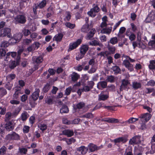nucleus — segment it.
I'll return each instance as SVG.
<instances>
[{
	"label": "nucleus",
	"instance_id": "obj_1",
	"mask_svg": "<svg viewBox=\"0 0 155 155\" xmlns=\"http://www.w3.org/2000/svg\"><path fill=\"white\" fill-rule=\"evenodd\" d=\"M109 98V94L108 92L107 91H102L100 94L98 95V101H105Z\"/></svg>",
	"mask_w": 155,
	"mask_h": 155
},
{
	"label": "nucleus",
	"instance_id": "obj_2",
	"mask_svg": "<svg viewBox=\"0 0 155 155\" xmlns=\"http://www.w3.org/2000/svg\"><path fill=\"white\" fill-rule=\"evenodd\" d=\"M82 40L81 39H78L76 41L70 43L68 49V52H69L76 49L81 43Z\"/></svg>",
	"mask_w": 155,
	"mask_h": 155
},
{
	"label": "nucleus",
	"instance_id": "obj_3",
	"mask_svg": "<svg viewBox=\"0 0 155 155\" xmlns=\"http://www.w3.org/2000/svg\"><path fill=\"white\" fill-rule=\"evenodd\" d=\"M11 30L10 28H5L0 30V37H3L6 36L8 37H10L11 35Z\"/></svg>",
	"mask_w": 155,
	"mask_h": 155
},
{
	"label": "nucleus",
	"instance_id": "obj_4",
	"mask_svg": "<svg viewBox=\"0 0 155 155\" xmlns=\"http://www.w3.org/2000/svg\"><path fill=\"white\" fill-rule=\"evenodd\" d=\"M6 139L7 140H19L20 139L19 135L15 132H13L12 134H8L6 136Z\"/></svg>",
	"mask_w": 155,
	"mask_h": 155
},
{
	"label": "nucleus",
	"instance_id": "obj_5",
	"mask_svg": "<svg viewBox=\"0 0 155 155\" xmlns=\"http://www.w3.org/2000/svg\"><path fill=\"white\" fill-rule=\"evenodd\" d=\"M141 136L136 135L130 139L129 141V143L130 145L137 144L140 143L141 140Z\"/></svg>",
	"mask_w": 155,
	"mask_h": 155
},
{
	"label": "nucleus",
	"instance_id": "obj_6",
	"mask_svg": "<svg viewBox=\"0 0 155 155\" xmlns=\"http://www.w3.org/2000/svg\"><path fill=\"white\" fill-rule=\"evenodd\" d=\"M123 64L130 72H132L134 70L133 65L130 63L129 61L127 60H124L123 62Z\"/></svg>",
	"mask_w": 155,
	"mask_h": 155
},
{
	"label": "nucleus",
	"instance_id": "obj_7",
	"mask_svg": "<svg viewBox=\"0 0 155 155\" xmlns=\"http://www.w3.org/2000/svg\"><path fill=\"white\" fill-rule=\"evenodd\" d=\"M127 138L126 137H120L118 138L115 139L114 140L112 141V142H113L115 143V145L118 146L117 144V143L122 142V143H125L127 141Z\"/></svg>",
	"mask_w": 155,
	"mask_h": 155
},
{
	"label": "nucleus",
	"instance_id": "obj_8",
	"mask_svg": "<svg viewBox=\"0 0 155 155\" xmlns=\"http://www.w3.org/2000/svg\"><path fill=\"white\" fill-rule=\"evenodd\" d=\"M16 22L17 23L24 24L26 21L25 16L23 15H18L15 18Z\"/></svg>",
	"mask_w": 155,
	"mask_h": 155
},
{
	"label": "nucleus",
	"instance_id": "obj_9",
	"mask_svg": "<svg viewBox=\"0 0 155 155\" xmlns=\"http://www.w3.org/2000/svg\"><path fill=\"white\" fill-rule=\"evenodd\" d=\"M101 146L97 147L96 145L93 143H89L87 147L88 150H89L90 152H93L95 150H99L101 148Z\"/></svg>",
	"mask_w": 155,
	"mask_h": 155
},
{
	"label": "nucleus",
	"instance_id": "obj_10",
	"mask_svg": "<svg viewBox=\"0 0 155 155\" xmlns=\"http://www.w3.org/2000/svg\"><path fill=\"white\" fill-rule=\"evenodd\" d=\"M40 92V90L39 88H36L35 89L34 92L31 95L33 101H36L38 100Z\"/></svg>",
	"mask_w": 155,
	"mask_h": 155
},
{
	"label": "nucleus",
	"instance_id": "obj_11",
	"mask_svg": "<svg viewBox=\"0 0 155 155\" xmlns=\"http://www.w3.org/2000/svg\"><path fill=\"white\" fill-rule=\"evenodd\" d=\"M155 18V14L153 12H150L147 16L145 21L146 23H150Z\"/></svg>",
	"mask_w": 155,
	"mask_h": 155
},
{
	"label": "nucleus",
	"instance_id": "obj_12",
	"mask_svg": "<svg viewBox=\"0 0 155 155\" xmlns=\"http://www.w3.org/2000/svg\"><path fill=\"white\" fill-rule=\"evenodd\" d=\"M101 120L109 123H118L119 122V120L118 119L113 118L105 117L102 119Z\"/></svg>",
	"mask_w": 155,
	"mask_h": 155
},
{
	"label": "nucleus",
	"instance_id": "obj_13",
	"mask_svg": "<svg viewBox=\"0 0 155 155\" xmlns=\"http://www.w3.org/2000/svg\"><path fill=\"white\" fill-rule=\"evenodd\" d=\"M64 135L68 137H71L74 134V133L72 130L66 129L63 130L62 131V134H60V135Z\"/></svg>",
	"mask_w": 155,
	"mask_h": 155
},
{
	"label": "nucleus",
	"instance_id": "obj_14",
	"mask_svg": "<svg viewBox=\"0 0 155 155\" xmlns=\"http://www.w3.org/2000/svg\"><path fill=\"white\" fill-rule=\"evenodd\" d=\"M152 115L149 113H146L141 114L139 117L140 119H144L146 122L148 121L151 118Z\"/></svg>",
	"mask_w": 155,
	"mask_h": 155
},
{
	"label": "nucleus",
	"instance_id": "obj_15",
	"mask_svg": "<svg viewBox=\"0 0 155 155\" xmlns=\"http://www.w3.org/2000/svg\"><path fill=\"white\" fill-rule=\"evenodd\" d=\"M129 84V82L128 80H126L124 79L122 80L121 84L120 87V91H122L123 90H125L126 88L127 85Z\"/></svg>",
	"mask_w": 155,
	"mask_h": 155
},
{
	"label": "nucleus",
	"instance_id": "obj_16",
	"mask_svg": "<svg viewBox=\"0 0 155 155\" xmlns=\"http://www.w3.org/2000/svg\"><path fill=\"white\" fill-rule=\"evenodd\" d=\"M76 150L78 152H81V154L84 155L87 153L88 148L84 146H81L80 147L77 148Z\"/></svg>",
	"mask_w": 155,
	"mask_h": 155
},
{
	"label": "nucleus",
	"instance_id": "obj_17",
	"mask_svg": "<svg viewBox=\"0 0 155 155\" xmlns=\"http://www.w3.org/2000/svg\"><path fill=\"white\" fill-rule=\"evenodd\" d=\"M63 37V35L61 33H58L53 38V40L56 41L57 42L61 41Z\"/></svg>",
	"mask_w": 155,
	"mask_h": 155
},
{
	"label": "nucleus",
	"instance_id": "obj_18",
	"mask_svg": "<svg viewBox=\"0 0 155 155\" xmlns=\"http://www.w3.org/2000/svg\"><path fill=\"white\" fill-rule=\"evenodd\" d=\"M96 31L94 28H92L90 30L89 32L87 35L86 38L87 40H91V39L94 36Z\"/></svg>",
	"mask_w": 155,
	"mask_h": 155
},
{
	"label": "nucleus",
	"instance_id": "obj_19",
	"mask_svg": "<svg viewBox=\"0 0 155 155\" xmlns=\"http://www.w3.org/2000/svg\"><path fill=\"white\" fill-rule=\"evenodd\" d=\"M5 128L6 130L9 131L12 130L14 129V127L12 121L7 122L5 125Z\"/></svg>",
	"mask_w": 155,
	"mask_h": 155
},
{
	"label": "nucleus",
	"instance_id": "obj_20",
	"mask_svg": "<svg viewBox=\"0 0 155 155\" xmlns=\"http://www.w3.org/2000/svg\"><path fill=\"white\" fill-rule=\"evenodd\" d=\"M88 46L86 45L81 46L80 48V53L82 54H85L88 49Z\"/></svg>",
	"mask_w": 155,
	"mask_h": 155
},
{
	"label": "nucleus",
	"instance_id": "obj_21",
	"mask_svg": "<svg viewBox=\"0 0 155 155\" xmlns=\"http://www.w3.org/2000/svg\"><path fill=\"white\" fill-rule=\"evenodd\" d=\"M33 61L35 64H38L42 62L43 61V58L41 56H38L33 58Z\"/></svg>",
	"mask_w": 155,
	"mask_h": 155
},
{
	"label": "nucleus",
	"instance_id": "obj_22",
	"mask_svg": "<svg viewBox=\"0 0 155 155\" xmlns=\"http://www.w3.org/2000/svg\"><path fill=\"white\" fill-rule=\"evenodd\" d=\"M90 30L89 25L88 24H85L83 25L81 31L82 32L87 33Z\"/></svg>",
	"mask_w": 155,
	"mask_h": 155
},
{
	"label": "nucleus",
	"instance_id": "obj_23",
	"mask_svg": "<svg viewBox=\"0 0 155 155\" xmlns=\"http://www.w3.org/2000/svg\"><path fill=\"white\" fill-rule=\"evenodd\" d=\"M18 64L19 62L18 61H13L10 63L9 67L11 69H13Z\"/></svg>",
	"mask_w": 155,
	"mask_h": 155
},
{
	"label": "nucleus",
	"instance_id": "obj_24",
	"mask_svg": "<svg viewBox=\"0 0 155 155\" xmlns=\"http://www.w3.org/2000/svg\"><path fill=\"white\" fill-rule=\"evenodd\" d=\"M112 28L111 26H107L105 28H103L102 31L103 33L107 34H110L112 31Z\"/></svg>",
	"mask_w": 155,
	"mask_h": 155
},
{
	"label": "nucleus",
	"instance_id": "obj_25",
	"mask_svg": "<svg viewBox=\"0 0 155 155\" xmlns=\"http://www.w3.org/2000/svg\"><path fill=\"white\" fill-rule=\"evenodd\" d=\"M51 87V85L50 83H47L45 85L42 89V91L44 93L48 92Z\"/></svg>",
	"mask_w": 155,
	"mask_h": 155
},
{
	"label": "nucleus",
	"instance_id": "obj_26",
	"mask_svg": "<svg viewBox=\"0 0 155 155\" xmlns=\"http://www.w3.org/2000/svg\"><path fill=\"white\" fill-rule=\"evenodd\" d=\"M148 68L150 70L153 71L155 70V60H150Z\"/></svg>",
	"mask_w": 155,
	"mask_h": 155
},
{
	"label": "nucleus",
	"instance_id": "obj_27",
	"mask_svg": "<svg viewBox=\"0 0 155 155\" xmlns=\"http://www.w3.org/2000/svg\"><path fill=\"white\" fill-rule=\"evenodd\" d=\"M107 48L109 52L111 54H114L115 53L116 48L114 46L108 45L107 46Z\"/></svg>",
	"mask_w": 155,
	"mask_h": 155
},
{
	"label": "nucleus",
	"instance_id": "obj_28",
	"mask_svg": "<svg viewBox=\"0 0 155 155\" xmlns=\"http://www.w3.org/2000/svg\"><path fill=\"white\" fill-rule=\"evenodd\" d=\"M69 112V109L67 106L66 105H63L60 109V112L61 114L67 113Z\"/></svg>",
	"mask_w": 155,
	"mask_h": 155
},
{
	"label": "nucleus",
	"instance_id": "obj_29",
	"mask_svg": "<svg viewBox=\"0 0 155 155\" xmlns=\"http://www.w3.org/2000/svg\"><path fill=\"white\" fill-rule=\"evenodd\" d=\"M79 77V75L75 72L73 73L71 75V80L74 82L77 81Z\"/></svg>",
	"mask_w": 155,
	"mask_h": 155
},
{
	"label": "nucleus",
	"instance_id": "obj_30",
	"mask_svg": "<svg viewBox=\"0 0 155 155\" xmlns=\"http://www.w3.org/2000/svg\"><path fill=\"white\" fill-rule=\"evenodd\" d=\"M111 69L114 72V74H121V69L119 66L116 65L113 66L112 67Z\"/></svg>",
	"mask_w": 155,
	"mask_h": 155
},
{
	"label": "nucleus",
	"instance_id": "obj_31",
	"mask_svg": "<svg viewBox=\"0 0 155 155\" xmlns=\"http://www.w3.org/2000/svg\"><path fill=\"white\" fill-rule=\"evenodd\" d=\"M107 86V82L105 81H103L99 82L97 84V88H98V87L100 86L102 88H106Z\"/></svg>",
	"mask_w": 155,
	"mask_h": 155
},
{
	"label": "nucleus",
	"instance_id": "obj_32",
	"mask_svg": "<svg viewBox=\"0 0 155 155\" xmlns=\"http://www.w3.org/2000/svg\"><path fill=\"white\" fill-rule=\"evenodd\" d=\"M141 85L140 83L138 82L137 81H134L132 82V87L135 90L141 88Z\"/></svg>",
	"mask_w": 155,
	"mask_h": 155
},
{
	"label": "nucleus",
	"instance_id": "obj_33",
	"mask_svg": "<svg viewBox=\"0 0 155 155\" xmlns=\"http://www.w3.org/2000/svg\"><path fill=\"white\" fill-rule=\"evenodd\" d=\"M89 45L94 46L98 45L101 46L103 45L101 43H100L99 41L95 40L90 41L89 42Z\"/></svg>",
	"mask_w": 155,
	"mask_h": 155
},
{
	"label": "nucleus",
	"instance_id": "obj_34",
	"mask_svg": "<svg viewBox=\"0 0 155 155\" xmlns=\"http://www.w3.org/2000/svg\"><path fill=\"white\" fill-rule=\"evenodd\" d=\"M85 103L83 102H80L77 104L76 106L74 107V108L76 110L77 109H82L85 106Z\"/></svg>",
	"mask_w": 155,
	"mask_h": 155
},
{
	"label": "nucleus",
	"instance_id": "obj_35",
	"mask_svg": "<svg viewBox=\"0 0 155 155\" xmlns=\"http://www.w3.org/2000/svg\"><path fill=\"white\" fill-rule=\"evenodd\" d=\"M38 127L41 130L43 133L47 129V125L45 124H40L38 125Z\"/></svg>",
	"mask_w": 155,
	"mask_h": 155
},
{
	"label": "nucleus",
	"instance_id": "obj_36",
	"mask_svg": "<svg viewBox=\"0 0 155 155\" xmlns=\"http://www.w3.org/2000/svg\"><path fill=\"white\" fill-rule=\"evenodd\" d=\"M118 40L117 37H114L111 38L109 41H108V43H110L112 45H114L117 43Z\"/></svg>",
	"mask_w": 155,
	"mask_h": 155
},
{
	"label": "nucleus",
	"instance_id": "obj_37",
	"mask_svg": "<svg viewBox=\"0 0 155 155\" xmlns=\"http://www.w3.org/2000/svg\"><path fill=\"white\" fill-rule=\"evenodd\" d=\"M22 35L21 33H19L15 34L13 36V37L15 38L16 40L18 42L22 38Z\"/></svg>",
	"mask_w": 155,
	"mask_h": 155
},
{
	"label": "nucleus",
	"instance_id": "obj_38",
	"mask_svg": "<svg viewBox=\"0 0 155 155\" xmlns=\"http://www.w3.org/2000/svg\"><path fill=\"white\" fill-rule=\"evenodd\" d=\"M93 8H91V9L94 12L98 13L100 11V8L98 7V5L94 4L93 5Z\"/></svg>",
	"mask_w": 155,
	"mask_h": 155
},
{
	"label": "nucleus",
	"instance_id": "obj_39",
	"mask_svg": "<svg viewBox=\"0 0 155 155\" xmlns=\"http://www.w3.org/2000/svg\"><path fill=\"white\" fill-rule=\"evenodd\" d=\"M48 0H43L38 5L40 8L41 9L44 7L46 5L47 2Z\"/></svg>",
	"mask_w": 155,
	"mask_h": 155
},
{
	"label": "nucleus",
	"instance_id": "obj_40",
	"mask_svg": "<svg viewBox=\"0 0 155 155\" xmlns=\"http://www.w3.org/2000/svg\"><path fill=\"white\" fill-rule=\"evenodd\" d=\"M72 90V87L70 86L67 88L65 91L64 95L68 96L69 95Z\"/></svg>",
	"mask_w": 155,
	"mask_h": 155
},
{
	"label": "nucleus",
	"instance_id": "obj_41",
	"mask_svg": "<svg viewBox=\"0 0 155 155\" xmlns=\"http://www.w3.org/2000/svg\"><path fill=\"white\" fill-rule=\"evenodd\" d=\"M142 148L139 147L135 150L134 154L135 155H141L142 154Z\"/></svg>",
	"mask_w": 155,
	"mask_h": 155
},
{
	"label": "nucleus",
	"instance_id": "obj_42",
	"mask_svg": "<svg viewBox=\"0 0 155 155\" xmlns=\"http://www.w3.org/2000/svg\"><path fill=\"white\" fill-rule=\"evenodd\" d=\"M16 75L14 74H11L8 75L6 77V79L9 81H12L15 79Z\"/></svg>",
	"mask_w": 155,
	"mask_h": 155
},
{
	"label": "nucleus",
	"instance_id": "obj_43",
	"mask_svg": "<svg viewBox=\"0 0 155 155\" xmlns=\"http://www.w3.org/2000/svg\"><path fill=\"white\" fill-rule=\"evenodd\" d=\"M115 78L114 76L111 75L107 76V81L108 82L112 83L115 81Z\"/></svg>",
	"mask_w": 155,
	"mask_h": 155
},
{
	"label": "nucleus",
	"instance_id": "obj_44",
	"mask_svg": "<svg viewBox=\"0 0 155 155\" xmlns=\"http://www.w3.org/2000/svg\"><path fill=\"white\" fill-rule=\"evenodd\" d=\"M93 114L91 113H87L82 116V117L91 119L93 117Z\"/></svg>",
	"mask_w": 155,
	"mask_h": 155
},
{
	"label": "nucleus",
	"instance_id": "obj_45",
	"mask_svg": "<svg viewBox=\"0 0 155 155\" xmlns=\"http://www.w3.org/2000/svg\"><path fill=\"white\" fill-rule=\"evenodd\" d=\"M22 33L25 36H27L31 34V32L29 30L25 28L22 30Z\"/></svg>",
	"mask_w": 155,
	"mask_h": 155
},
{
	"label": "nucleus",
	"instance_id": "obj_46",
	"mask_svg": "<svg viewBox=\"0 0 155 155\" xmlns=\"http://www.w3.org/2000/svg\"><path fill=\"white\" fill-rule=\"evenodd\" d=\"M62 122L63 124L66 125H70L71 124V121L68 120L66 118H63L62 119Z\"/></svg>",
	"mask_w": 155,
	"mask_h": 155
},
{
	"label": "nucleus",
	"instance_id": "obj_47",
	"mask_svg": "<svg viewBox=\"0 0 155 155\" xmlns=\"http://www.w3.org/2000/svg\"><path fill=\"white\" fill-rule=\"evenodd\" d=\"M148 45L152 48H155V40L150 41L148 43Z\"/></svg>",
	"mask_w": 155,
	"mask_h": 155
},
{
	"label": "nucleus",
	"instance_id": "obj_48",
	"mask_svg": "<svg viewBox=\"0 0 155 155\" xmlns=\"http://www.w3.org/2000/svg\"><path fill=\"white\" fill-rule=\"evenodd\" d=\"M13 86V84L12 83L8 82L6 84L5 87L8 90L10 91L11 90Z\"/></svg>",
	"mask_w": 155,
	"mask_h": 155
},
{
	"label": "nucleus",
	"instance_id": "obj_49",
	"mask_svg": "<svg viewBox=\"0 0 155 155\" xmlns=\"http://www.w3.org/2000/svg\"><path fill=\"white\" fill-rule=\"evenodd\" d=\"M65 26L71 29L74 28L75 26V24H72L70 22H66L65 24Z\"/></svg>",
	"mask_w": 155,
	"mask_h": 155
},
{
	"label": "nucleus",
	"instance_id": "obj_50",
	"mask_svg": "<svg viewBox=\"0 0 155 155\" xmlns=\"http://www.w3.org/2000/svg\"><path fill=\"white\" fill-rule=\"evenodd\" d=\"M30 129V127L29 126L26 125L24 126L23 129V133L25 134L28 133Z\"/></svg>",
	"mask_w": 155,
	"mask_h": 155
},
{
	"label": "nucleus",
	"instance_id": "obj_51",
	"mask_svg": "<svg viewBox=\"0 0 155 155\" xmlns=\"http://www.w3.org/2000/svg\"><path fill=\"white\" fill-rule=\"evenodd\" d=\"M34 67L31 69L29 70L30 72L32 74L34 71L37 70L38 68V64H35Z\"/></svg>",
	"mask_w": 155,
	"mask_h": 155
},
{
	"label": "nucleus",
	"instance_id": "obj_52",
	"mask_svg": "<svg viewBox=\"0 0 155 155\" xmlns=\"http://www.w3.org/2000/svg\"><path fill=\"white\" fill-rule=\"evenodd\" d=\"M22 94V92L15 91L13 96V98L16 99V100L18 99L19 98V95L20 94Z\"/></svg>",
	"mask_w": 155,
	"mask_h": 155
},
{
	"label": "nucleus",
	"instance_id": "obj_53",
	"mask_svg": "<svg viewBox=\"0 0 155 155\" xmlns=\"http://www.w3.org/2000/svg\"><path fill=\"white\" fill-rule=\"evenodd\" d=\"M21 119L22 121H25L27 119V113L26 112L22 113L21 116Z\"/></svg>",
	"mask_w": 155,
	"mask_h": 155
},
{
	"label": "nucleus",
	"instance_id": "obj_54",
	"mask_svg": "<svg viewBox=\"0 0 155 155\" xmlns=\"http://www.w3.org/2000/svg\"><path fill=\"white\" fill-rule=\"evenodd\" d=\"M9 45V42L4 41L2 42L1 44V46L2 48H6L8 47Z\"/></svg>",
	"mask_w": 155,
	"mask_h": 155
},
{
	"label": "nucleus",
	"instance_id": "obj_55",
	"mask_svg": "<svg viewBox=\"0 0 155 155\" xmlns=\"http://www.w3.org/2000/svg\"><path fill=\"white\" fill-rule=\"evenodd\" d=\"M6 51L3 48H0V58L5 56L6 55Z\"/></svg>",
	"mask_w": 155,
	"mask_h": 155
},
{
	"label": "nucleus",
	"instance_id": "obj_56",
	"mask_svg": "<svg viewBox=\"0 0 155 155\" xmlns=\"http://www.w3.org/2000/svg\"><path fill=\"white\" fill-rule=\"evenodd\" d=\"M35 116H32L30 117L29 119V121L31 125H32L35 123Z\"/></svg>",
	"mask_w": 155,
	"mask_h": 155
},
{
	"label": "nucleus",
	"instance_id": "obj_57",
	"mask_svg": "<svg viewBox=\"0 0 155 155\" xmlns=\"http://www.w3.org/2000/svg\"><path fill=\"white\" fill-rule=\"evenodd\" d=\"M138 119L137 118L131 117L127 120V122L130 123H133L138 120Z\"/></svg>",
	"mask_w": 155,
	"mask_h": 155
},
{
	"label": "nucleus",
	"instance_id": "obj_58",
	"mask_svg": "<svg viewBox=\"0 0 155 155\" xmlns=\"http://www.w3.org/2000/svg\"><path fill=\"white\" fill-rule=\"evenodd\" d=\"M84 91L85 92H88L91 89L88 85H84L82 88Z\"/></svg>",
	"mask_w": 155,
	"mask_h": 155
},
{
	"label": "nucleus",
	"instance_id": "obj_59",
	"mask_svg": "<svg viewBox=\"0 0 155 155\" xmlns=\"http://www.w3.org/2000/svg\"><path fill=\"white\" fill-rule=\"evenodd\" d=\"M75 140L73 137L68 139L66 141V142L68 144H71L72 143H74L75 141Z\"/></svg>",
	"mask_w": 155,
	"mask_h": 155
},
{
	"label": "nucleus",
	"instance_id": "obj_60",
	"mask_svg": "<svg viewBox=\"0 0 155 155\" xmlns=\"http://www.w3.org/2000/svg\"><path fill=\"white\" fill-rule=\"evenodd\" d=\"M19 150L20 153L21 154H26L28 151L27 149L24 148H19Z\"/></svg>",
	"mask_w": 155,
	"mask_h": 155
},
{
	"label": "nucleus",
	"instance_id": "obj_61",
	"mask_svg": "<svg viewBox=\"0 0 155 155\" xmlns=\"http://www.w3.org/2000/svg\"><path fill=\"white\" fill-rule=\"evenodd\" d=\"M142 33L140 31H138L137 34V41H141V35Z\"/></svg>",
	"mask_w": 155,
	"mask_h": 155
},
{
	"label": "nucleus",
	"instance_id": "obj_62",
	"mask_svg": "<svg viewBox=\"0 0 155 155\" xmlns=\"http://www.w3.org/2000/svg\"><path fill=\"white\" fill-rule=\"evenodd\" d=\"M84 54H79L76 57V60L78 61H79L80 59H82L84 56Z\"/></svg>",
	"mask_w": 155,
	"mask_h": 155
},
{
	"label": "nucleus",
	"instance_id": "obj_63",
	"mask_svg": "<svg viewBox=\"0 0 155 155\" xmlns=\"http://www.w3.org/2000/svg\"><path fill=\"white\" fill-rule=\"evenodd\" d=\"M9 44H12V45L15 44L16 43H18L17 40L14 38L13 37V38H11L9 40Z\"/></svg>",
	"mask_w": 155,
	"mask_h": 155
},
{
	"label": "nucleus",
	"instance_id": "obj_64",
	"mask_svg": "<svg viewBox=\"0 0 155 155\" xmlns=\"http://www.w3.org/2000/svg\"><path fill=\"white\" fill-rule=\"evenodd\" d=\"M28 96L27 95L24 94L21 96V100L22 102H25L28 99Z\"/></svg>",
	"mask_w": 155,
	"mask_h": 155
}]
</instances>
